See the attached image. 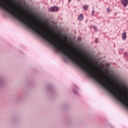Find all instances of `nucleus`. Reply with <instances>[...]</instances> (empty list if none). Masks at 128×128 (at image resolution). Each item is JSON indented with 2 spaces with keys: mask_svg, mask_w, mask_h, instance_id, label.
Listing matches in <instances>:
<instances>
[{
  "mask_svg": "<svg viewBox=\"0 0 128 128\" xmlns=\"http://www.w3.org/2000/svg\"><path fill=\"white\" fill-rule=\"evenodd\" d=\"M94 10H92V16H94Z\"/></svg>",
  "mask_w": 128,
  "mask_h": 128,
  "instance_id": "6e6552de",
  "label": "nucleus"
},
{
  "mask_svg": "<svg viewBox=\"0 0 128 128\" xmlns=\"http://www.w3.org/2000/svg\"><path fill=\"white\" fill-rule=\"evenodd\" d=\"M104 78H106V76L104 75Z\"/></svg>",
  "mask_w": 128,
  "mask_h": 128,
  "instance_id": "9b49d317",
  "label": "nucleus"
},
{
  "mask_svg": "<svg viewBox=\"0 0 128 128\" xmlns=\"http://www.w3.org/2000/svg\"><path fill=\"white\" fill-rule=\"evenodd\" d=\"M69 2H72V0H68Z\"/></svg>",
  "mask_w": 128,
  "mask_h": 128,
  "instance_id": "9d476101",
  "label": "nucleus"
},
{
  "mask_svg": "<svg viewBox=\"0 0 128 128\" xmlns=\"http://www.w3.org/2000/svg\"><path fill=\"white\" fill-rule=\"evenodd\" d=\"M83 8L84 10H87L88 8V6L86 5H84L83 6Z\"/></svg>",
  "mask_w": 128,
  "mask_h": 128,
  "instance_id": "39448f33",
  "label": "nucleus"
},
{
  "mask_svg": "<svg viewBox=\"0 0 128 128\" xmlns=\"http://www.w3.org/2000/svg\"><path fill=\"white\" fill-rule=\"evenodd\" d=\"M128 54V53L127 52H125L124 53V56H126Z\"/></svg>",
  "mask_w": 128,
  "mask_h": 128,
  "instance_id": "1a4fd4ad",
  "label": "nucleus"
},
{
  "mask_svg": "<svg viewBox=\"0 0 128 128\" xmlns=\"http://www.w3.org/2000/svg\"><path fill=\"white\" fill-rule=\"evenodd\" d=\"M94 28H96V27H94Z\"/></svg>",
  "mask_w": 128,
  "mask_h": 128,
  "instance_id": "ddd939ff",
  "label": "nucleus"
},
{
  "mask_svg": "<svg viewBox=\"0 0 128 128\" xmlns=\"http://www.w3.org/2000/svg\"><path fill=\"white\" fill-rule=\"evenodd\" d=\"M107 12H110V8H107Z\"/></svg>",
  "mask_w": 128,
  "mask_h": 128,
  "instance_id": "423d86ee",
  "label": "nucleus"
},
{
  "mask_svg": "<svg viewBox=\"0 0 128 128\" xmlns=\"http://www.w3.org/2000/svg\"><path fill=\"white\" fill-rule=\"evenodd\" d=\"M48 10L51 12H58V8L56 6L51 7L49 8Z\"/></svg>",
  "mask_w": 128,
  "mask_h": 128,
  "instance_id": "f257e3e1",
  "label": "nucleus"
},
{
  "mask_svg": "<svg viewBox=\"0 0 128 128\" xmlns=\"http://www.w3.org/2000/svg\"><path fill=\"white\" fill-rule=\"evenodd\" d=\"M122 40H126V32H124L122 34Z\"/></svg>",
  "mask_w": 128,
  "mask_h": 128,
  "instance_id": "7ed1b4c3",
  "label": "nucleus"
},
{
  "mask_svg": "<svg viewBox=\"0 0 128 128\" xmlns=\"http://www.w3.org/2000/svg\"><path fill=\"white\" fill-rule=\"evenodd\" d=\"M122 4H123V6L126 7L128 4V0H121Z\"/></svg>",
  "mask_w": 128,
  "mask_h": 128,
  "instance_id": "f03ea898",
  "label": "nucleus"
},
{
  "mask_svg": "<svg viewBox=\"0 0 128 128\" xmlns=\"http://www.w3.org/2000/svg\"><path fill=\"white\" fill-rule=\"evenodd\" d=\"M80 0H78V2H80Z\"/></svg>",
  "mask_w": 128,
  "mask_h": 128,
  "instance_id": "f8f14e48",
  "label": "nucleus"
},
{
  "mask_svg": "<svg viewBox=\"0 0 128 128\" xmlns=\"http://www.w3.org/2000/svg\"><path fill=\"white\" fill-rule=\"evenodd\" d=\"M98 38H96V40H95V42L96 44H98Z\"/></svg>",
  "mask_w": 128,
  "mask_h": 128,
  "instance_id": "0eeeda50",
  "label": "nucleus"
},
{
  "mask_svg": "<svg viewBox=\"0 0 128 128\" xmlns=\"http://www.w3.org/2000/svg\"><path fill=\"white\" fill-rule=\"evenodd\" d=\"M78 20H82V18H84V16L82 14H81L79 16H78Z\"/></svg>",
  "mask_w": 128,
  "mask_h": 128,
  "instance_id": "20e7f679",
  "label": "nucleus"
}]
</instances>
